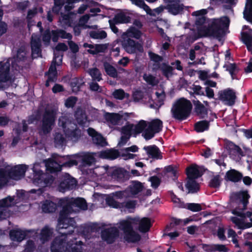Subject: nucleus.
Returning a JSON list of instances; mask_svg holds the SVG:
<instances>
[{"mask_svg":"<svg viewBox=\"0 0 252 252\" xmlns=\"http://www.w3.org/2000/svg\"><path fill=\"white\" fill-rule=\"evenodd\" d=\"M206 9H202L192 13L195 16V23L199 34L201 36H208L219 38L224 34L225 28L227 29L229 24V20L226 17L215 19L211 24L206 25L207 19L205 14Z\"/></svg>","mask_w":252,"mask_h":252,"instance_id":"obj_1","label":"nucleus"},{"mask_svg":"<svg viewBox=\"0 0 252 252\" xmlns=\"http://www.w3.org/2000/svg\"><path fill=\"white\" fill-rule=\"evenodd\" d=\"M59 126L62 127L66 136L73 141H77L82 136L81 130L72 122L69 115L64 114L59 119Z\"/></svg>","mask_w":252,"mask_h":252,"instance_id":"obj_2","label":"nucleus"},{"mask_svg":"<svg viewBox=\"0 0 252 252\" xmlns=\"http://www.w3.org/2000/svg\"><path fill=\"white\" fill-rule=\"evenodd\" d=\"M162 127V122L159 119L153 120L150 122L141 120L135 126L137 133H141L144 130L143 135L146 140L152 138L155 133L159 132Z\"/></svg>","mask_w":252,"mask_h":252,"instance_id":"obj_3","label":"nucleus"},{"mask_svg":"<svg viewBox=\"0 0 252 252\" xmlns=\"http://www.w3.org/2000/svg\"><path fill=\"white\" fill-rule=\"evenodd\" d=\"M136 221L134 218H128L117 224L118 227L123 232L124 239L127 242H135L140 239V236L133 229Z\"/></svg>","mask_w":252,"mask_h":252,"instance_id":"obj_4","label":"nucleus"},{"mask_svg":"<svg viewBox=\"0 0 252 252\" xmlns=\"http://www.w3.org/2000/svg\"><path fill=\"white\" fill-rule=\"evenodd\" d=\"M61 205L63 210H66L70 214L79 212L80 210H86L88 205L86 200L83 198H65L61 200Z\"/></svg>","mask_w":252,"mask_h":252,"instance_id":"obj_5","label":"nucleus"},{"mask_svg":"<svg viewBox=\"0 0 252 252\" xmlns=\"http://www.w3.org/2000/svg\"><path fill=\"white\" fill-rule=\"evenodd\" d=\"M58 110V107L56 105L51 106L45 109L42 117L41 127V132L44 134L50 132L52 129Z\"/></svg>","mask_w":252,"mask_h":252,"instance_id":"obj_6","label":"nucleus"},{"mask_svg":"<svg viewBox=\"0 0 252 252\" xmlns=\"http://www.w3.org/2000/svg\"><path fill=\"white\" fill-rule=\"evenodd\" d=\"M68 157L61 158L60 156H53L52 158L44 161L46 170L50 172H55L60 171L62 166L70 167L76 165L78 162L76 160H70L68 161L63 162L61 159L68 158Z\"/></svg>","mask_w":252,"mask_h":252,"instance_id":"obj_7","label":"nucleus"},{"mask_svg":"<svg viewBox=\"0 0 252 252\" xmlns=\"http://www.w3.org/2000/svg\"><path fill=\"white\" fill-rule=\"evenodd\" d=\"M191 108L192 105L190 102L182 98L174 104L171 111L174 118L178 120H182L189 115Z\"/></svg>","mask_w":252,"mask_h":252,"instance_id":"obj_8","label":"nucleus"},{"mask_svg":"<svg viewBox=\"0 0 252 252\" xmlns=\"http://www.w3.org/2000/svg\"><path fill=\"white\" fill-rule=\"evenodd\" d=\"M66 210L62 209L60 212V216L58 219V223L57 228L60 234L62 235L57 238H62L63 239V241L66 242L67 240L66 236L71 234L74 230L69 226V224L66 222L67 216H70V214L66 212Z\"/></svg>","mask_w":252,"mask_h":252,"instance_id":"obj_9","label":"nucleus"},{"mask_svg":"<svg viewBox=\"0 0 252 252\" xmlns=\"http://www.w3.org/2000/svg\"><path fill=\"white\" fill-rule=\"evenodd\" d=\"M128 190L123 191H118L113 192L110 194L106 195L105 199L106 204L110 207L114 208L120 209L122 206V203L116 201L115 199H122L124 198H127L129 196Z\"/></svg>","mask_w":252,"mask_h":252,"instance_id":"obj_10","label":"nucleus"},{"mask_svg":"<svg viewBox=\"0 0 252 252\" xmlns=\"http://www.w3.org/2000/svg\"><path fill=\"white\" fill-rule=\"evenodd\" d=\"M10 65L9 61L0 62V89L7 87L13 81L9 75Z\"/></svg>","mask_w":252,"mask_h":252,"instance_id":"obj_11","label":"nucleus"},{"mask_svg":"<svg viewBox=\"0 0 252 252\" xmlns=\"http://www.w3.org/2000/svg\"><path fill=\"white\" fill-rule=\"evenodd\" d=\"M34 164L33 170L35 172L33 182L40 185V187H45L51 185L54 180V177L48 173H43L41 171H35Z\"/></svg>","mask_w":252,"mask_h":252,"instance_id":"obj_12","label":"nucleus"},{"mask_svg":"<svg viewBox=\"0 0 252 252\" xmlns=\"http://www.w3.org/2000/svg\"><path fill=\"white\" fill-rule=\"evenodd\" d=\"M121 43L122 47L128 53L133 54L137 52L143 51L142 44L131 38H122Z\"/></svg>","mask_w":252,"mask_h":252,"instance_id":"obj_13","label":"nucleus"},{"mask_svg":"<svg viewBox=\"0 0 252 252\" xmlns=\"http://www.w3.org/2000/svg\"><path fill=\"white\" fill-rule=\"evenodd\" d=\"M120 231L117 227H111L104 229L101 232L103 240L108 244H112L119 237Z\"/></svg>","mask_w":252,"mask_h":252,"instance_id":"obj_14","label":"nucleus"},{"mask_svg":"<svg viewBox=\"0 0 252 252\" xmlns=\"http://www.w3.org/2000/svg\"><path fill=\"white\" fill-rule=\"evenodd\" d=\"M14 204V198L10 196L0 200V220L5 219L10 216V213L8 208Z\"/></svg>","mask_w":252,"mask_h":252,"instance_id":"obj_15","label":"nucleus"},{"mask_svg":"<svg viewBox=\"0 0 252 252\" xmlns=\"http://www.w3.org/2000/svg\"><path fill=\"white\" fill-rule=\"evenodd\" d=\"M27 168L28 166L26 165L21 164L10 169L6 168V170L8 178L18 180L24 176Z\"/></svg>","mask_w":252,"mask_h":252,"instance_id":"obj_16","label":"nucleus"},{"mask_svg":"<svg viewBox=\"0 0 252 252\" xmlns=\"http://www.w3.org/2000/svg\"><path fill=\"white\" fill-rule=\"evenodd\" d=\"M30 45L32 58L41 56V40L37 35L33 34L31 37Z\"/></svg>","mask_w":252,"mask_h":252,"instance_id":"obj_17","label":"nucleus"},{"mask_svg":"<svg viewBox=\"0 0 252 252\" xmlns=\"http://www.w3.org/2000/svg\"><path fill=\"white\" fill-rule=\"evenodd\" d=\"M76 180L68 174L65 173L62 182L59 186L58 189L61 192H64L67 189H72L76 186Z\"/></svg>","mask_w":252,"mask_h":252,"instance_id":"obj_18","label":"nucleus"},{"mask_svg":"<svg viewBox=\"0 0 252 252\" xmlns=\"http://www.w3.org/2000/svg\"><path fill=\"white\" fill-rule=\"evenodd\" d=\"M219 98L225 102L228 105H233L235 102L236 95L235 93L230 89H226L219 92Z\"/></svg>","mask_w":252,"mask_h":252,"instance_id":"obj_19","label":"nucleus"},{"mask_svg":"<svg viewBox=\"0 0 252 252\" xmlns=\"http://www.w3.org/2000/svg\"><path fill=\"white\" fill-rule=\"evenodd\" d=\"M250 197L247 191H241L233 193L231 196L232 201L236 203H241L242 206H240V209L244 210L246 208V205Z\"/></svg>","mask_w":252,"mask_h":252,"instance_id":"obj_20","label":"nucleus"},{"mask_svg":"<svg viewBox=\"0 0 252 252\" xmlns=\"http://www.w3.org/2000/svg\"><path fill=\"white\" fill-rule=\"evenodd\" d=\"M233 213L242 218L241 219L237 217H233L231 219L233 222L239 228L244 229L250 227V225L249 224H245L244 223V218H246V217H250L252 215V212H247L246 214H244L238 211L235 210L233 211Z\"/></svg>","mask_w":252,"mask_h":252,"instance_id":"obj_21","label":"nucleus"},{"mask_svg":"<svg viewBox=\"0 0 252 252\" xmlns=\"http://www.w3.org/2000/svg\"><path fill=\"white\" fill-rule=\"evenodd\" d=\"M88 133L92 137V141L94 144L101 147L105 146L107 144L105 139L94 128H89L88 129Z\"/></svg>","mask_w":252,"mask_h":252,"instance_id":"obj_22","label":"nucleus"},{"mask_svg":"<svg viewBox=\"0 0 252 252\" xmlns=\"http://www.w3.org/2000/svg\"><path fill=\"white\" fill-rule=\"evenodd\" d=\"M188 179H194L201 177L202 172L200 169V167L196 164L191 165L186 169Z\"/></svg>","mask_w":252,"mask_h":252,"instance_id":"obj_23","label":"nucleus"},{"mask_svg":"<svg viewBox=\"0 0 252 252\" xmlns=\"http://www.w3.org/2000/svg\"><path fill=\"white\" fill-rule=\"evenodd\" d=\"M66 242L62 238H56L51 247L52 252H63L66 251L65 245Z\"/></svg>","mask_w":252,"mask_h":252,"instance_id":"obj_24","label":"nucleus"},{"mask_svg":"<svg viewBox=\"0 0 252 252\" xmlns=\"http://www.w3.org/2000/svg\"><path fill=\"white\" fill-rule=\"evenodd\" d=\"M68 49V47L66 44L63 43H59L55 47L54 50L55 58L53 62L57 63V65H60L62 61V55H60L58 52H64Z\"/></svg>","mask_w":252,"mask_h":252,"instance_id":"obj_25","label":"nucleus"},{"mask_svg":"<svg viewBox=\"0 0 252 252\" xmlns=\"http://www.w3.org/2000/svg\"><path fill=\"white\" fill-rule=\"evenodd\" d=\"M74 117L78 124L80 125L85 124L88 119L85 110L80 107L77 108L74 113Z\"/></svg>","mask_w":252,"mask_h":252,"instance_id":"obj_26","label":"nucleus"},{"mask_svg":"<svg viewBox=\"0 0 252 252\" xmlns=\"http://www.w3.org/2000/svg\"><path fill=\"white\" fill-rule=\"evenodd\" d=\"M134 219L137 220L135 225L138 224V229L140 232H146L149 230L151 226L149 219L147 218H143L141 220L138 218Z\"/></svg>","mask_w":252,"mask_h":252,"instance_id":"obj_27","label":"nucleus"},{"mask_svg":"<svg viewBox=\"0 0 252 252\" xmlns=\"http://www.w3.org/2000/svg\"><path fill=\"white\" fill-rule=\"evenodd\" d=\"M144 189V186L139 181H132L129 187L126 189L128 190V193H130L131 195H135L141 192Z\"/></svg>","mask_w":252,"mask_h":252,"instance_id":"obj_28","label":"nucleus"},{"mask_svg":"<svg viewBox=\"0 0 252 252\" xmlns=\"http://www.w3.org/2000/svg\"><path fill=\"white\" fill-rule=\"evenodd\" d=\"M57 63L52 62V64L48 72V79L46 82V86L48 87L50 83H53L56 81L57 77V72L56 65Z\"/></svg>","mask_w":252,"mask_h":252,"instance_id":"obj_29","label":"nucleus"},{"mask_svg":"<svg viewBox=\"0 0 252 252\" xmlns=\"http://www.w3.org/2000/svg\"><path fill=\"white\" fill-rule=\"evenodd\" d=\"M141 36V32L140 31L133 27L129 28L126 32L123 33L121 35L122 38H135L139 39Z\"/></svg>","mask_w":252,"mask_h":252,"instance_id":"obj_30","label":"nucleus"},{"mask_svg":"<svg viewBox=\"0 0 252 252\" xmlns=\"http://www.w3.org/2000/svg\"><path fill=\"white\" fill-rule=\"evenodd\" d=\"M193 102L196 114L201 118H204L207 114V108L198 100H194Z\"/></svg>","mask_w":252,"mask_h":252,"instance_id":"obj_31","label":"nucleus"},{"mask_svg":"<svg viewBox=\"0 0 252 252\" xmlns=\"http://www.w3.org/2000/svg\"><path fill=\"white\" fill-rule=\"evenodd\" d=\"M242 39L249 51L252 52V30L242 32Z\"/></svg>","mask_w":252,"mask_h":252,"instance_id":"obj_32","label":"nucleus"},{"mask_svg":"<svg viewBox=\"0 0 252 252\" xmlns=\"http://www.w3.org/2000/svg\"><path fill=\"white\" fill-rule=\"evenodd\" d=\"M122 118L123 116L118 113H107L105 114L106 120L113 125L118 124Z\"/></svg>","mask_w":252,"mask_h":252,"instance_id":"obj_33","label":"nucleus"},{"mask_svg":"<svg viewBox=\"0 0 252 252\" xmlns=\"http://www.w3.org/2000/svg\"><path fill=\"white\" fill-rule=\"evenodd\" d=\"M9 234L10 238L13 241L18 242L22 241L25 238L26 235L25 232L20 229L11 230Z\"/></svg>","mask_w":252,"mask_h":252,"instance_id":"obj_34","label":"nucleus"},{"mask_svg":"<svg viewBox=\"0 0 252 252\" xmlns=\"http://www.w3.org/2000/svg\"><path fill=\"white\" fill-rule=\"evenodd\" d=\"M144 149L147 151L148 154L151 156L152 158H161V153L159 149L157 146L154 145L145 147Z\"/></svg>","mask_w":252,"mask_h":252,"instance_id":"obj_35","label":"nucleus"},{"mask_svg":"<svg viewBox=\"0 0 252 252\" xmlns=\"http://www.w3.org/2000/svg\"><path fill=\"white\" fill-rule=\"evenodd\" d=\"M100 156L104 158L113 159L119 156V153L116 150L109 149L101 152Z\"/></svg>","mask_w":252,"mask_h":252,"instance_id":"obj_36","label":"nucleus"},{"mask_svg":"<svg viewBox=\"0 0 252 252\" xmlns=\"http://www.w3.org/2000/svg\"><path fill=\"white\" fill-rule=\"evenodd\" d=\"M65 248L68 252H82V246L76 243H74L73 241L66 242Z\"/></svg>","mask_w":252,"mask_h":252,"instance_id":"obj_37","label":"nucleus"},{"mask_svg":"<svg viewBox=\"0 0 252 252\" xmlns=\"http://www.w3.org/2000/svg\"><path fill=\"white\" fill-rule=\"evenodd\" d=\"M226 148L229 151L231 154L237 156H243V152L241 148L231 142H228L226 143Z\"/></svg>","mask_w":252,"mask_h":252,"instance_id":"obj_38","label":"nucleus"},{"mask_svg":"<svg viewBox=\"0 0 252 252\" xmlns=\"http://www.w3.org/2000/svg\"><path fill=\"white\" fill-rule=\"evenodd\" d=\"M244 18L252 23V0H248L244 11Z\"/></svg>","mask_w":252,"mask_h":252,"instance_id":"obj_39","label":"nucleus"},{"mask_svg":"<svg viewBox=\"0 0 252 252\" xmlns=\"http://www.w3.org/2000/svg\"><path fill=\"white\" fill-rule=\"evenodd\" d=\"M42 208L45 213H53L56 211L57 205L52 201L46 200L43 204Z\"/></svg>","mask_w":252,"mask_h":252,"instance_id":"obj_40","label":"nucleus"},{"mask_svg":"<svg viewBox=\"0 0 252 252\" xmlns=\"http://www.w3.org/2000/svg\"><path fill=\"white\" fill-rule=\"evenodd\" d=\"M226 176L230 181L234 182L240 181L242 178V174L235 170H231L227 172Z\"/></svg>","mask_w":252,"mask_h":252,"instance_id":"obj_41","label":"nucleus"},{"mask_svg":"<svg viewBox=\"0 0 252 252\" xmlns=\"http://www.w3.org/2000/svg\"><path fill=\"white\" fill-rule=\"evenodd\" d=\"M186 186L189 189V192L194 193L199 189V184L194 179H188Z\"/></svg>","mask_w":252,"mask_h":252,"instance_id":"obj_42","label":"nucleus"},{"mask_svg":"<svg viewBox=\"0 0 252 252\" xmlns=\"http://www.w3.org/2000/svg\"><path fill=\"white\" fill-rule=\"evenodd\" d=\"M103 66L106 73L108 75L113 78L118 77V72L114 66L107 62L104 63Z\"/></svg>","mask_w":252,"mask_h":252,"instance_id":"obj_43","label":"nucleus"},{"mask_svg":"<svg viewBox=\"0 0 252 252\" xmlns=\"http://www.w3.org/2000/svg\"><path fill=\"white\" fill-rule=\"evenodd\" d=\"M94 153H87L83 154L82 157V160L84 164L91 165L95 161Z\"/></svg>","mask_w":252,"mask_h":252,"instance_id":"obj_44","label":"nucleus"},{"mask_svg":"<svg viewBox=\"0 0 252 252\" xmlns=\"http://www.w3.org/2000/svg\"><path fill=\"white\" fill-rule=\"evenodd\" d=\"M52 229L48 226H45L41 231L40 238L43 242H44L52 237Z\"/></svg>","mask_w":252,"mask_h":252,"instance_id":"obj_45","label":"nucleus"},{"mask_svg":"<svg viewBox=\"0 0 252 252\" xmlns=\"http://www.w3.org/2000/svg\"><path fill=\"white\" fill-rule=\"evenodd\" d=\"M114 176L119 180H127L129 178V173L123 168H118L114 172Z\"/></svg>","mask_w":252,"mask_h":252,"instance_id":"obj_46","label":"nucleus"},{"mask_svg":"<svg viewBox=\"0 0 252 252\" xmlns=\"http://www.w3.org/2000/svg\"><path fill=\"white\" fill-rule=\"evenodd\" d=\"M130 21V18L124 13H119L117 14L113 19V21L115 23H127Z\"/></svg>","mask_w":252,"mask_h":252,"instance_id":"obj_47","label":"nucleus"},{"mask_svg":"<svg viewBox=\"0 0 252 252\" xmlns=\"http://www.w3.org/2000/svg\"><path fill=\"white\" fill-rule=\"evenodd\" d=\"M27 58L26 48L22 46L17 51L16 62L19 63L24 62L27 59Z\"/></svg>","mask_w":252,"mask_h":252,"instance_id":"obj_48","label":"nucleus"},{"mask_svg":"<svg viewBox=\"0 0 252 252\" xmlns=\"http://www.w3.org/2000/svg\"><path fill=\"white\" fill-rule=\"evenodd\" d=\"M54 143L56 146H62L66 143V139L63 134L56 132L54 135Z\"/></svg>","mask_w":252,"mask_h":252,"instance_id":"obj_49","label":"nucleus"},{"mask_svg":"<svg viewBox=\"0 0 252 252\" xmlns=\"http://www.w3.org/2000/svg\"><path fill=\"white\" fill-rule=\"evenodd\" d=\"M108 48V44H95L94 49L93 51H90L89 53L92 55H95L99 53L105 52Z\"/></svg>","mask_w":252,"mask_h":252,"instance_id":"obj_50","label":"nucleus"},{"mask_svg":"<svg viewBox=\"0 0 252 252\" xmlns=\"http://www.w3.org/2000/svg\"><path fill=\"white\" fill-rule=\"evenodd\" d=\"M144 80L149 85H157L158 83V79L151 74L145 73L143 75Z\"/></svg>","mask_w":252,"mask_h":252,"instance_id":"obj_51","label":"nucleus"},{"mask_svg":"<svg viewBox=\"0 0 252 252\" xmlns=\"http://www.w3.org/2000/svg\"><path fill=\"white\" fill-rule=\"evenodd\" d=\"M88 72L92 77L94 80L99 81L102 79L101 74L99 69L96 67L90 69Z\"/></svg>","mask_w":252,"mask_h":252,"instance_id":"obj_52","label":"nucleus"},{"mask_svg":"<svg viewBox=\"0 0 252 252\" xmlns=\"http://www.w3.org/2000/svg\"><path fill=\"white\" fill-rule=\"evenodd\" d=\"M54 5L52 8V11L57 14H59L62 7L64 4L65 0H54Z\"/></svg>","mask_w":252,"mask_h":252,"instance_id":"obj_53","label":"nucleus"},{"mask_svg":"<svg viewBox=\"0 0 252 252\" xmlns=\"http://www.w3.org/2000/svg\"><path fill=\"white\" fill-rule=\"evenodd\" d=\"M209 126V122L206 121H202L195 124V129L197 132H202L207 129Z\"/></svg>","mask_w":252,"mask_h":252,"instance_id":"obj_54","label":"nucleus"},{"mask_svg":"<svg viewBox=\"0 0 252 252\" xmlns=\"http://www.w3.org/2000/svg\"><path fill=\"white\" fill-rule=\"evenodd\" d=\"M90 35L91 37L94 39H102L105 38L106 36V33L103 31H91L90 32Z\"/></svg>","mask_w":252,"mask_h":252,"instance_id":"obj_55","label":"nucleus"},{"mask_svg":"<svg viewBox=\"0 0 252 252\" xmlns=\"http://www.w3.org/2000/svg\"><path fill=\"white\" fill-rule=\"evenodd\" d=\"M136 125H128L127 126H124L122 128V132L123 135H128V136H131V132L133 131H134L135 134H137L136 130H135V126Z\"/></svg>","mask_w":252,"mask_h":252,"instance_id":"obj_56","label":"nucleus"},{"mask_svg":"<svg viewBox=\"0 0 252 252\" xmlns=\"http://www.w3.org/2000/svg\"><path fill=\"white\" fill-rule=\"evenodd\" d=\"M37 13V9L36 7H35L32 9L29 10L28 12L27 19L28 20V27L29 31H30V30H31V19H32V18L33 17H34L36 15Z\"/></svg>","mask_w":252,"mask_h":252,"instance_id":"obj_57","label":"nucleus"},{"mask_svg":"<svg viewBox=\"0 0 252 252\" xmlns=\"http://www.w3.org/2000/svg\"><path fill=\"white\" fill-rule=\"evenodd\" d=\"M84 84L82 79L75 78L71 82L73 91H77L79 88Z\"/></svg>","mask_w":252,"mask_h":252,"instance_id":"obj_58","label":"nucleus"},{"mask_svg":"<svg viewBox=\"0 0 252 252\" xmlns=\"http://www.w3.org/2000/svg\"><path fill=\"white\" fill-rule=\"evenodd\" d=\"M133 3L136 5L143 8L148 14H151V10L149 6L147 5L143 0H130Z\"/></svg>","mask_w":252,"mask_h":252,"instance_id":"obj_59","label":"nucleus"},{"mask_svg":"<svg viewBox=\"0 0 252 252\" xmlns=\"http://www.w3.org/2000/svg\"><path fill=\"white\" fill-rule=\"evenodd\" d=\"M71 13H68L67 14H63L61 13V17L59 19L60 22L62 23L63 25L70 26V15Z\"/></svg>","mask_w":252,"mask_h":252,"instance_id":"obj_60","label":"nucleus"},{"mask_svg":"<svg viewBox=\"0 0 252 252\" xmlns=\"http://www.w3.org/2000/svg\"><path fill=\"white\" fill-rule=\"evenodd\" d=\"M161 70L163 74L167 77L168 78L172 75V71L173 68L172 66L163 64L161 66Z\"/></svg>","mask_w":252,"mask_h":252,"instance_id":"obj_61","label":"nucleus"},{"mask_svg":"<svg viewBox=\"0 0 252 252\" xmlns=\"http://www.w3.org/2000/svg\"><path fill=\"white\" fill-rule=\"evenodd\" d=\"M8 176L6 169H0V186L6 183Z\"/></svg>","mask_w":252,"mask_h":252,"instance_id":"obj_62","label":"nucleus"},{"mask_svg":"<svg viewBox=\"0 0 252 252\" xmlns=\"http://www.w3.org/2000/svg\"><path fill=\"white\" fill-rule=\"evenodd\" d=\"M121 204H122V206H121L120 209L125 207L128 209H133L135 208L136 201L135 200H129L126 202H122Z\"/></svg>","mask_w":252,"mask_h":252,"instance_id":"obj_63","label":"nucleus"},{"mask_svg":"<svg viewBox=\"0 0 252 252\" xmlns=\"http://www.w3.org/2000/svg\"><path fill=\"white\" fill-rule=\"evenodd\" d=\"M77 100V98L75 96H70L67 98L65 102V106L67 108L73 107Z\"/></svg>","mask_w":252,"mask_h":252,"instance_id":"obj_64","label":"nucleus"}]
</instances>
